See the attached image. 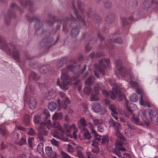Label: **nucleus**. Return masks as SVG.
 Returning <instances> with one entry per match:
<instances>
[{
    "mask_svg": "<svg viewBox=\"0 0 158 158\" xmlns=\"http://www.w3.org/2000/svg\"><path fill=\"white\" fill-rule=\"evenodd\" d=\"M105 103L106 105H108L110 103V101L109 100L106 99L105 100Z\"/></svg>",
    "mask_w": 158,
    "mask_h": 158,
    "instance_id": "50",
    "label": "nucleus"
},
{
    "mask_svg": "<svg viewBox=\"0 0 158 158\" xmlns=\"http://www.w3.org/2000/svg\"><path fill=\"white\" fill-rule=\"evenodd\" d=\"M13 57L15 59L18 60V59L19 58V55L18 53H17L16 55H15V54H14L13 55Z\"/></svg>",
    "mask_w": 158,
    "mask_h": 158,
    "instance_id": "44",
    "label": "nucleus"
},
{
    "mask_svg": "<svg viewBox=\"0 0 158 158\" xmlns=\"http://www.w3.org/2000/svg\"><path fill=\"white\" fill-rule=\"evenodd\" d=\"M128 129H126L125 131V133L126 134L127 136H129L131 135V126L128 125Z\"/></svg>",
    "mask_w": 158,
    "mask_h": 158,
    "instance_id": "29",
    "label": "nucleus"
},
{
    "mask_svg": "<svg viewBox=\"0 0 158 158\" xmlns=\"http://www.w3.org/2000/svg\"><path fill=\"white\" fill-rule=\"evenodd\" d=\"M70 142L71 144H73V145H75V143H74L72 141H70Z\"/></svg>",
    "mask_w": 158,
    "mask_h": 158,
    "instance_id": "57",
    "label": "nucleus"
},
{
    "mask_svg": "<svg viewBox=\"0 0 158 158\" xmlns=\"http://www.w3.org/2000/svg\"><path fill=\"white\" fill-rule=\"evenodd\" d=\"M111 111V114L114 118L116 119H118V117L117 116L118 111L120 114H123L122 113L120 112V110L118 109L117 106H116L114 104L110 105L109 107Z\"/></svg>",
    "mask_w": 158,
    "mask_h": 158,
    "instance_id": "11",
    "label": "nucleus"
},
{
    "mask_svg": "<svg viewBox=\"0 0 158 158\" xmlns=\"http://www.w3.org/2000/svg\"><path fill=\"white\" fill-rule=\"evenodd\" d=\"M122 158H132L131 156L128 154L125 153Z\"/></svg>",
    "mask_w": 158,
    "mask_h": 158,
    "instance_id": "41",
    "label": "nucleus"
},
{
    "mask_svg": "<svg viewBox=\"0 0 158 158\" xmlns=\"http://www.w3.org/2000/svg\"><path fill=\"white\" fill-rule=\"evenodd\" d=\"M122 21L123 22V24H124V25H125L126 23V20L125 19H122Z\"/></svg>",
    "mask_w": 158,
    "mask_h": 158,
    "instance_id": "52",
    "label": "nucleus"
},
{
    "mask_svg": "<svg viewBox=\"0 0 158 158\" xmlns=\"http://www.w3.org/2000/svg\"><path fill=\"white\" fill-rule=\"evenodd\" d=\"M26 142V140L24 138H22L20 142H19L18 143L19 145H22L24 144Z\"/></svg>",
    "mask_w": 158,
    "mask_h": 158,
    "instance_id": "38",
    "label": "nucleus"
},
{
    "mask_svg": "<svg viewBox=\"0 0 158 158\" xmlns=\"http://www.w3.org/2000/svg\"><path fill=\"white\" fill-rule=\"evenodd\" d=\"M67 150L69 152H72L73 151V149L72 147L69 144H67Z\"/></svg>",
    "mask_w": 158,
    "mask_h": 158,
    "instance_id": "32",
    "label": "nucleus"
},
{
    "mask_svg": "<svg viewBox=\"0 0 158 158\" xmlns=\"http://www.w3.org/2000/svg\"><path fill=\"white\" fill-rule=\"evenodd\" d=\"M45 151L47 155L50 158H57L56 153L53 152L51 148L50 147H47L45 148Z\"/></svg>",
    "mask_w": 158,
    "mask_h": 158,
    "instance_id": "14",
    "label": "nucleus"
},
{
    "mask_svg": "<svg viewBox=\"0 0 158 158\" xmlns=\"http://www.w3.org/2000/svg\"><path fill=\"white\" fill-rule=\"evenodd\" d=\"M92 107L94 111L96 113L101 112V114H103L106 112V109H104L102 110V112L101 110V106L98 103H96Z\"/></svg>",
    "mask_w": 158,
    "mask_h": 158,
    "instance_id": "15",
    "label": "nucleus"
},
{
    "mask_svg": "<svg viewBox=\"0 0 158 158\" xmlns=\"http://www.w3.org/2000/svg\"><path fill=\"white\" fill-rule=\"evenodd\" d=\"M79 30L77 28L73 29L72 30V33L73 36L77 35L79 33Z\"/></svg>",
    "mask_w": 158,
    "mask_h": 158,
    "instance_id": "28",
    "label": "nucleus"
},
{
    "mask_svg": "<svg viewBox=\"0 0 158 158\" xmlns=\"http://www.w3.org/2000/svg\"><path fill=\"white\" fill-rule=\"evenodd\" d=\"M92 151L94 152L97 153L99 152V149L98 147H94L92 149Z\"/></svg>",
    "mask_w": 158,
    "mask_h": 158,
    "instance_id": "39",
    "label": "nucleus"
},
{
    "mask_svg": "<svg viewBox=\"0 0 158 158\" xmlns=\"http://www.w3.org/2000/svg\"><path fill=\"white\" fill-rule=\"evenodd\" d=\"M43 143H40L37 146V150L39 153L42 154L43 153Z\"/></svg>",
    "mask_w": 158,
    "mask_h": 158,
    "instance_id": "22",
    "label": "nucleus"
},
{
    "mask_svg": "<svg viewBox=\"0 0 158 158\" xmlns=\"http://www.w3.org/2000/svg\"><path fill=\"white\" fill-rule=\"evenodd\" d=\"M94 80L93 77H91L87 79L85 81V86L84 88V92L87 94H89L91 92L90 86L91 83Z\"/></svg>",
    "mask_w": 158,
    "mask_h": 158,
    "instance_id": "8",
    "label": "nucleus"
},
{
    "mask_svg": "<svg viewBox=\"0 0 158 158\" xmlns=\"http://www.w3.org/2000/svg\"><path fill=\"white\" fill-rule=\"evenodd\" d=\"M87 155L88 158H91L92 157V155L91 153L89 152H87Z\"/></svg>",
    "mask_w": 158,
    "mask_h": 158,
    "instance_id": "45",
    "label": "nucleus"
},
{
    "mask_svg": "<svg viewBox=\"0 0 158 158\" xmlns=\"http://www.w3.org/2000/svg\"><path fill=\"white\" fill-rule=\"evenodd\" d=\"M57 107L56 104L55 102L50 103L48 105V108L51 111H53Z\"/></svg>",
    "mask_w": 158,
    "mask_h": 158,
    "instance_id": "21",
    "label": "nucleus"
},
{
    "mask_svg": "<svg viewBox=\"0 0 158 158\" xmlns=\"http://www.w3.org/2000/svg\"><path fill=\"white\" fill-rule=\"evenodd\" d=\"M81 89V87H79L78 88V90L80 91Z\"/></svg>",
    "mask_w": 158,
    "mask_h": 158,
    "instance_id": "62",
    "label": "nucleus"
},
{
    "mask_svg": "<svg viewBox=\"0 0 158 158\" xmlns=\"http://www.w3.org/2000/svg\"><path fill=\"white\" fill-rule=\"evenodd\" d=\"M62 114L61 113H55L52 116V119L54 121L57 120H60L61 118Z\"/></svg>",
    "mask_w": 158,
    "mask_h": 158,
    "instance_id": "19",
    "label": "nucleus"
},
{
    "mask_svg": "<svg viewBox=\"0 0 158 158\" xmlns=\"http://www.w3.org/2000/svg\"><path fill=\"white\" fill-rule=\"evenodd\" d=\"M76 15L77 18L79 19V20H82L83 21L81 17L80 16H78L77 14H76Z\"/></svg>",
    "mask_w": 158,
    "mask_h": 158,
    "instance_id": "48",
    "label": "nucleus"
},
{
    "mask_svg": "<svg viewBox=\"0 0 158 158\" xmlns=\"http://www.w3.org/2000/svg\"><path fill=\"white\" fill-rule=\"evenodd\" d=\"M93 134H94L95 136V139H96L97 140H96L97 141H98L100 140L101 139V136L100 135H98L97 134L96 131L95 133H93Z\"/></svg>",
    "mask_w": 158,
    "mask_h": 158,
    "instance_id": "33",
    "label": "nucleus"
},
{
    "mask_svg": "<svg viewBox=\"0 0 158 158\" xmlns=\"http://www.w3.org/2000/svg\"><path fill=\"white\" fill-rule=\"evenodd\" d=\"M50 114L48 111L44 110V114L41 116L37 115L34 117V121L35 124L40 123V126L38 129L39 133L38 138L41 141H44L43 137L48 134V132L46 130L47 128L50 129L52 127L50 120L48 119Z\"/></svg>",
    "mask_w": 158,
    "mask_h": 158,
    "instance_id": "3",
    "label": "nucleus"
},
{
    "mask_svg": "<svg viewBox=\"0 0 158 158\" xmlns=\"http://www.w3.org/2000/svg\"><path fill=\"white\" fill-rule=\"evenodd\" d=\"M35 134V133L34 130L32 128H31L28 132V134L30 135H34Z\"/></svg>",
    "mask_w": 158,
    "mask_h": 158,
    "instance_id": "40",
    "label": "nucleus"
},
{
    "mask_svg": "<svg viewBox=\"0 0 158 158\" xmlns=\"http://www.w3.org/2000/svg\"><path fill=\"white\" fill-rule=\"evenodd\" d=\"M83 133L85 138L89 139L91 138L90 134L87 129H84L83 131Z\"/></svg>",
    "mask_w": 158,
    "mask_h": 158,
    "instance_id": "23",
    "label": "nucleus"
},
{
    "mask_svg": "<svg viewBox=\"0 0 158 158\" xmlns=\"http://www.w3.org/2000/svg\"><path fill=\"white\" fill-rule=\"evenodd\" d=\"M60 95L62 98L61 100H58V102L59 105L58 110H60L62 108L65 109L67 108V105L69 103L70 101L69 98L65 96L64 93L60 92Z\"/></svg>",
    "mask_w": 158,
    "mask_h": 158,
    "instance_id": "7",
    "label": "nucleus"
},
{
    "mask_svg": "<svg viewBox=\"0 0 158 158\" xmlns=\"http://www.w3.org/2000/svg\"><path fill=\"white\" fill-rule=\"evenodd\" d=\"M88 127L91 129L92 133H96V131L94 129V127L93 125L91 123H89L88 124Z\"/></svg>",
    "mask_w": 158,
    "mask_h": 158,
    "instance_id": "31",
    "label": "nucleus"
},
{
    "mask_svg": "<svg viewBox=\"0 0 158 158\" xmlns=\"http://www.w3.org/2000/svg\"><path fill=\"white\" fill-rule=\"evenodd\" d=\"M95 67L97 69L100 71L101 73L103 75L104 74L105 69L106 68L105 67H103L104 68L103 69H102V68L101 66L97 64H95Z\"/></svg>",
    "mask_w": 158,
    "mask_h": 158,
    "instance_id": "24",
    "label": "nucleus"
},
{
    "mask_svg": "<svg viewBox=\"0 0 158 158\" xmlns=\"http://www.w3.org/2000/svg\"><path fill=\"white\" fill-rule=\"evenodd\" d=\"M109 83L111 85L113 86L112 88V90L110 92V95L108 92L106 90H104L102 91L103 94L106 96L108 97L110 95L111 98L112 99L114 100L116 97H118L120 100L124 99L125 101V104L127 108L129 113V114L124 113V114L126 116L129 117L130 116L129 114H131L132 111L129 108L128 106V102L126 98L125 97L123 94V92L122 90L120 89L117 85L115 83L114 80H110L109 81Z\"/></svg>",
    "mask_w": 158,
    "mask_h": 158,
    "instance_id": "4",
    "label": "nucleus"
},
{
    "mask_svg": "<svg viewBox=\"0 0 158 158\" xmlns=\"http://www.w3.org/2000/svg\"><path fill=\"white\" fill-rule=\"evenodd\" d=\"M119 72L118 74H116L119 78H125L132 87L134 88H137L136 92L140 95L141 97L139 102L140 105L150 107L151 106L150 103L148 99L144 93L143 90L138 87V84L135 81L137 79L132 77L133 74L131 72L130 70L126 71L124 68L121 66L119 69Z\"/></svg>",
    "mask_w": 158,
    "mask_h": 158,
    "instance_id": "1",
    "label": "nucleus"
},
{
    "mask_svg": "<svg viewBox=\"0 0 158 158\" xmlns=\"http://www.w3.org/2000/svg\"><path fill=\"white\" fill-rule=\"evenodd\" d=\"M86 49L87 51H89L90 50V49H88V47H87V46H86Z\"/></svg>",
    "mask_w": 158,
    "mask_h": 158,
    "instance_id": "60",
    "label": "nucleus"
},
{
    "mask_svg": "<svg viewBox=\"0 0 158 158\" xmlns=\"http://www.w3.org/2000/svg\"><path fill=\"white\" fill-rule=\"evenodd\" d=\"M94 90L96 94L92 95L91 98V101H97L98 100L97 95L98 94L99 90V88L98 87L96 86L94 88Z\"/></svg>",
    "mask_w": 158,
    "mask_h": 158,
    "instance_id": "17",
    "label": "nucleus"
},
{
    "mask_svg": "<svg viewBox=\"0 0 158 158\" xmlns=\"http://www.w3.org/2000/svg\"><path fill=\"white\" fill-rule=\"evenodd\" d=\"M51 143L53 145L56 146H58L59 144L58 141L54 139L51 140Z\"/></svg>",
    "mask_w": 158,
    "mask_h": 158,
    "instance_id": "34",
    "label": "nucleus"
},
{
    "mask_svg": "<svg viewBox=\"0 0 158 158\" xmlns=\"http://www.w3.org/2000/svg\"><path fill=\"white\" fill-rule=\"evenodd\" d=\"M101 62H104L106 63L107 64H109L110 63V60L108 59H104V60H102L100 61V65L102 64Z\"/></svg>",
    "mask_w": 158,
    "mask_h": 158,
    "instance_id": "37",
    "label": "nucleus"
},
{
    "mask_svg": "<svg viewBox=\"0 0 158 158\" xmlns=\"http://www.w3.org/2000/svg\"><path fill=\"white\" fill-rule=\"evenodd\" d=\"M0 43L1 44H3L4 45H6V44L4 41H3V40H2V38L0 37Z\"/></svg>",
    "mask_w": 158,
    "mask_h": 158,
    "instance_id": "47",
    "label": "nucleus"
},
{
    "mask_svg": "<svg viewBox=\"0 0 158 158\" xmlns=\"http://www.w3.org/2000/svg\"><path fill=\"white\" fill-rule=\"evenodd\" d=\"M109 123L110 125H112L115 129L118 136H119L120 138L123 140H124V138H123V135L120 134H119V131L118 130L120 128V124L118 123L114 122L113 120L111 119L109 121Z\"/></svg>",
    "mask_w": 158,
    "mask_h": 158,
    "instance_id": "9",
    "label": "nucleus"
},
{
    "mask_svg": "<svg viewBox=\"0 0 158 158\" xmlns=\"http://www.w3.org/2000/svg\"><path fill=\"white\" fill-rule=\"evenodd\" d=\"M116 148L114 149V152L119 157H120L121 155L119 151H125V149L123 147L122 143L120 142H117L116 143Z\"/></svg>",
    "mask_w": 158,
    "mask_h": 158,
    "instance_id": "10",
    "label": "nucleus"
},
{
    "mask_svg": "<svg viewBox=\"0 0 158 158\" xmlns=\"http://www.w3.org/2000/svg\"><path fill=\"white\" fill-rule=\"evenodd\" d=\"M85 69H86V66H84V69H83V71L81 72V73H82L83 72L84 70Z\"/></svg>",
    "mask_w": 158,
    "mask_h": 158,
    "instance_id": "59",
    "label": "nucleus"
},
{
    "mask_svg": "<svg viewBox=\"0 0 158 158\" xmlns=\"http://www.w3.org/2000/svg\"><path fill=\"white\" fill-rule=\"evenodd\" d=\"M14 136H15V137L16 138V139H18L19 137V134L17 133L15 134Z\"/></svg>",
    "mask_w": 158,
    "mask_h": 158,
    "instance_id": "49",
    "label": "nucleus"
},
{
    "mask_svg": "<svg viewBox=\"0 0 158 158\" xmlns=\"http://www.w3.org/2000/svg\"><path fill=\"white\" fill-rule=\"evenodd\" d=\"M65 120L67 121H68L69 120V118L68 116L66 115L65 116Z\"/></svg>",
    "mask_w": 158,
    "mask_h": 158,
    "instance_id": "54",
    "label": "nucleus"
},
{
    "mask_svg": "<svg viewBox=\"0 0 158 158\" xmlns=\"http://www.w3.org/2000/svg\"><path fill=\"white\" fill-rule=\"evenodd\" d=\"M77 123L79 127L80 128L84 127L86 125L85 120L84 118H81L78 121Z\"/></svg>",
    "mask_w": 158,
    "mask_h": 158,
    "instance_id": "18",
    "label": "nucleus"
},
{
    "mask_svg": "<svg viewBox=\"0 0 158 158\" xmlns=\"http://www.w3.org/2000/svg\"><path fill=\"white\" fill-rule=\"evenodd\" d=\"M77 83L76 82H75V85H77Z\"/></svg>",
    "mask_w": 158,
    "mask_h": 158,
    "instance_id": "63",
    "label": "nucleus"
},
{
    "mask_svg": "<svg viewBox=\"0 0 158 158\" xmlns=\"http://www.w3.org/2000/svg\"><path fill=\"white\" fill-rule=\"evenodd\" d=\"M93 121L94 125L98 126H99L102 123V120L96 119H93Z\"/></svg>",
    "mask_w": 158,
    "mask_h": 158,
    "instance_id": "26",
    "label": "nucleus"
},
{
    "mask_svg": "<svg viewBox=\"0 0 158 158\" xmlns=\"http://www.w3.org/2000/svg\"><path fill=\"white\" fill-rule=\"evenodd\" d=\"M120 120L121 122H124L125 121V119L124 118H120Z\"/></svg>",
    "mask_w": 158,
    "mask_h": 158,
    "instance_id": "55",
    "label": "nucleus"
},
{
    "mask_svg": "<svg viewBox=\"0 0 158 158\" xmlns=\"http://www.w3.org/2000/svg\"><path fill=\"white\" fill-rule=\"evenodd\" d=\"M131 120L135 124L140 126H143L145 124L148 125L149 124V120L145 113L140 116L133 115Z\"/></svg>",
    "mask_w": 158,
    "mask_h": 158,
    "instance_id": "6",
    "label": "nucleus"
},
{
    "mask_svg": "<svg viewBox=\"0 0 158 158\" xmlns=\"http://www.w3.org/2000/svg\"><path fill=\"white\" fill-rule=\"evenodd\" d=\"M5 148V146L3 143H2L1 145V148L2 149H4Z\"/></svg>",
    "mask_w": 158,
    "mask_h": 158,
    "instance_id": "53",
    "label": "nucleus"
},
{
    "mask_svg": "<svg viewBox=\"0 0 158 158\" xmlns=\"http://www.w3.org/2000/svg\"><path fill=\"white\" fill-rule=\"evenodd\" d=\"M78 6H79V3H78Z\"/></svg>",
    "mask_w": 158,
    "mask_h": 158,
    "instance_id": "64",
    "label": "nucleus"
},
{
    "mask_svg": "<svg viewBox=\"0 0 158 158\" xmlns=\"http://www.w3.org/2000/svg\"><path fill=\"white\" fill-rule=\"evenodd\" d=\"M6 131L5 129H0V133L3 135H5L6 133Z\"/></svg>",
    "mask_w": 158,
    "mask_h": 158,
    "instance_id": "42",
    "label": "nucleus"
},
{
    "mask_svg": "<svg viewBox=\"0 0 158 158\" xmlns=\"http://www.w3.org/2000/svg\"><path fill=\"white\" fill-rule=\"evenodd\" d=\"M109 141L108 137L107 135L104 136L102 139V143L103 144L107 143Z\"/></svg>",
    "mask_w": 158,
    "mask_h": 158,
    "instance_id": "30",
    "label": "nucleus"
},
{
    "mask_svg": "<svg viewBox=\"0 0 158 158\" xmlns=\"http://www.w3.org/2000/svg\"><path fill=\"white\" fill-rule=\"evenodd\" d=\"M56 91L55 89L51 90L48 93L45 95L44 98L45 99L49 100L54 97L56 94Z\"/></svg>",
    "mask_w": 158,
    "mask_h": 158,
    "instance_id": "13",
    "label": "nucleus"
},
{
    "mask_svg": "<svg viewBox=\"0 0 158 158\" xmlns=\"http://www.w3.org/2000/svg\"><path fill=\"white\" fill-rule=\"evenodd\" d=\"M98 130L99 131L102 132L104 131V128L101 126H99L98 127Z\"/></svg>",
    "mask_w": 158,
    "mask_h": 158,
    "instance_id": "43",
    "label": "nucleus"
},
{
    "mask_svg": "<svg viewBox=\"0 0 158 158\" xmlns=\"http://www.w3.org/2000/svg\"><path fill=\"white\" fill-rule=\"evenodd\" d=\"M66 71V69H64L62 71L61 79L58 80L57 83V85L60 86V88L64 90H67L68 89L69 85L71 84L70 80L72 81L75 79L74 77L69 79L67 75L64 73Z\"/></svg>",
    "mask_w": 158,
    "mask_h": 158,
    "instance_id": "5",
    "label": "nucleus"
},
{
    "mask_svg": "<svg viewBox=\"0 0 158 158\" xmlns=\"http://www.w3.org/2000/svg\"><path fill=\"white\" fill-rule=\"evenodd\" d=\"M138 100V97L137 94H132L130 97V100L131 101L133 102H136Z\"/></svg>",
    "mask_w": 158,
    "mask_h": 158,
    "instance_id": "25",
    "label": "nucleus"
},
{
    "mask_svg": "<svg viewBox=\"0 0 158 158\" xmlns=\"http://www.w3.org/2000/svg\"><path fill=\"white\" fill-rule=\"evenodd\" d=\"M114 42L118 44H121L123 41L121 38L117 37L115 39Z\"/></svg>",
    "mask_w": 158,
    "mask_h": 158,
    "instance_id": "35",
    "label": "nucleus"
},
{
    "mask_svg": "<svg viewBox=\"0 0 158 158\" xmlns=\"http://www.w3.org/2000/svg\"><path fill=\"white\" fill-rule=\"evenodd\" d=\"M129 19H130V20H133V17H131V18Z\"/></svg>",
    "mask_w": 158,
    "mask_h": 158,
    "instance_id": "61",
    "label": "nucleus"
},
{
    "mask_svg": "<svg viewBox=\"0 0 158 158\" xmlns=\"http://www.w3.org/2000/svg\"><path fill=\"white\" fill-rule=\"evenodd\" d=\"M28 143L30 147L32 148L35 145L34 144V139L33 137L30 138L28 140Z\"/></svg>",
    "mask_w": 158,
    "mask_h": 158,
    "instance_id": "27",
    "label": "nucleus"
},
{
    "mask_svg": "<svg viewBox=\"0 0 158 158\" xmlns=\"http://www.w3.org/2000/svg\"><path fill=\"white\" fill-rule=\"evenodd\" d=\"M98 143L97 141L95 139L93 141L92 145L93 147H98Z\"/></svg>",
    "mask_w": 158,
    "mask_h": 158,
    "instance_id": "36",
    "label": "nucleus"
},
{
    "mask_svg": "<svg viewBox=\"0 0 158 158\" xmlns=\"http://www.w3.org/2000/svg\"><path fill=\"white\" fill-rule=\"evenodd\" d=\"M95 76L98 78L99 77V75L98 74L96 73L95 71H94Z\"/></svg>",
    "mask_w": 158,
    "mask_h": 158,
    "instance_id": "56",
    "label": "nucleus"
},
{
    "mask_svg": "<svg viewBox=\"0 0 158 158\" xmlns=\"http://www.w3.org/2000/svg\"><path fill=\"white\" fill-rule=\"evenodd\" d=\"M74 68H73L72 66H70L69 68L68 69L69 70H70V71H72L73 70L72 69H73Z\"/></svg>",
    "mask_w": 158,
    "mask_h": 158,
    "instance_id": "51",
    "label": "nucleus"
},
{
    "mask_svg": "<svg viewBox=\"0 0 158 158\" xmlns=\"http://www.w3.org/2000/svg\"><path fill=\"white\" fill-rule=\"evenodd\" d=\"M149 115L152 120H155L158 123V115L155 110H150L149 112Z\"/></svg>",
    "mask_w": 158,
    "mask_h": 158,
    "instance_id": "12",
    "label": "nucleus"
},
{
    "mask_svg": "<svg viewBox=\"0 0 158 158\" xmlns=\"http://www.w3.org/2000/svg\"><path fill=\"white\" fill-rule=\"evenodd\" d=\"M28 104L29 107L32 109L35 108L36 107V102L34 98H31L28 101Z\"/></svg>",
    "mask_w": 158,
    "mask_h": 158,
    "instance_id": "16",
    "label": "nucleus"
},
{
    "mask_svg": "<svg viewBox=\"0 0 158 158\" xmlns=\"http://www.w3.org/2000/svg\"><path fill=\"white\" fill-rule=\"evenodd\" d=\"M54 128L56 129V131H51L54 137L60 139L64 142H69L67 138L64 137V134L65 132L66 135L70 138H77L76 132L77 129L74 124L71 125L66 124L64 125V128L63 129L59 122H55L53 125Z\"/></svg>",
    "mask_w": 158,
    "mask_h": 158,
    "instance_id": "2",
    "label": "nucleus"
},
{
    "mask_svg": "<svg viewBox=\"0 0 158 158\" xmlns=\"http://www.w3.org/2000/svg\"><path fill=\"white\" fill-rule=\"evenodd\" d=\"M82 148L81 147H77V155L79 158H83V156L81 152L83 150Z\"/></svg>",
    "mask_w": 158,
    "mask_h": 158,
    "instance_id": "20",
    "label": "nucleus"
},
{
    "mask_svg": "<svg viewBox=\"0 0 158 158\" xmlns=\"http://www.w3.org/2000/svg\"><path fill=\"white\" fill-rule=\"evenodd\" d=\"M16 5V4L15 3H13L12 4L11 6L13 7H14Z\"/></svg>",
    "mask_w": 158,
    "mask_h": 158,
    "instance_id": "58",
    "label": "nucleus"
},
{
    "mask_svg": "<svg viewBox=\"0 0 158 158\" xmlns=\"http://www.w3.org/2000/svg\"><path fill=\"white\" fill-rule=\"evenodd\" d=\"M17 128L18 129H19L21 130H24V128L23 127L20 126H19L17 127H16L15 129H17Z\"/></svg>",
    "mask_w": 158,
    "mask_h": 158,
    "instance_id": "46",
    "label": "nucleus"
}]
</instances>
